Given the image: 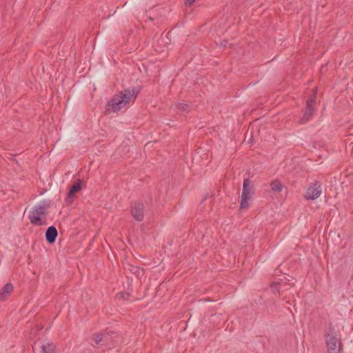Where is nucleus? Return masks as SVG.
Listing matches in <instances>:
<instances>
[{
	"instance_id": "nucleus-13",
	"label": "nucleus",
	"mask_w": 353,
	"mask_h": 353,
	"mask_svg": "<svg viewBox=\"0 0 353 353\" xmlns=\"http://www.w3.org/2000/svg\"><path fill=\"white\" fill-rule=\"evenodd\" d=\"M176 107L183 112H186L189 110V105L184 103H179L176 105Z\"/></svg>"
},
{
	"instance_id": "nucleus-2",
	"label": "nucleus",
	"mask_w": 353,
	"mask_h": 353,
	"mask_svg": "<svg viewBox=\"0 0 353 353\" xmlns=\"http://www.w3.org/2000/svg\"><path fill=\"white\" fill-rule=\"evenodd\" d=\"M49 206L50 203L48 201H43L32 208L28 214L30 223L35 225H45L46 216Z\"/></svg>"
},
{
	"instance_id": "nucleus-7",
	"label": "nucleus",
	"mask_w": 353,
	"mask_h": 353,
	"mask_svg": "<svg viewBox=\"0 0 353 353\" xmlns=\"http://www.w3.org/2000/svg\"><path fill=\"white\" fill-rule=\"evenodd\" d=\"M321 194V183L319 181H316L307 188L305 197L307 200H314L319 197Z\"/></svg>"
},
{
	"instance_id": "nucleus-15",
	"label": "nucleus",
	"mask_w": 353,
	"mask_h": 353,
	"mask_svg": "<svg viewBox=\"0 0 353 353\" xmlns=\"http://www.w3.org/2000/svg\"><path fill=\"white\" fill-rule=\"evenodd\" d=\"M130 294L128 292H119L117 294V297L118 299H123L125 300H128L130 298Z\"/></svg>"
},
{
	"instance_id": "nucleus-17",
	"label": "nucleus",
	"mask_w": 353,
	"mask_h": 353,
	"mask_svg": "<svg viewBox=\"0 0 353 353\" xmlns=\"http://www.w3.org/2000/svg\"><path fill=\"white\" fill-rule=\"evenodd\" d=\"M195 0H185V6H190L193 4Z\"/></svg>"
},
{
	"instance_id": "nucleus-4",
	"label": "nucleus",
	"mask_w": 353,
	"mask_h": 353,
	"mask_svg": "<svg viewBox=\"0 0 353 353\" xmlns=\"http://www.w3.org/2000/svg\"><path fill=\"white\" fill-rule=\"evenodd\" d=\"M56 345L50 340H37L32 345L34 353H56Z\"/></svg>"
},
{
	"instance_id": "nucleus-16",
	"label": "nucleus",
	"mask_w": 353,
	"mask_h": 353,
	"mask_svg": "<svg viewBox=\"0 0 353 353\" xmlns=\"http://www.w3.org/2000/svg\"><path fill=\"white\" fill-rule=\"evenodd\" d=\"M279 283H272L271 285L272 290L274 291V292L275 291L279 292Z\"/></svg>"
},
{
	"instance_id": "nucleus-8",
	"label": "nucleus",
	"mask_w": 353,
	"mask_h": 353,
	"mask_svg": "<svg viewBox=\"0 0 353 353\" xmlns=\"http://www.w3.org/2000/svg\"><path fill=\"white\" fill-rule=\"evenodd\" d=\"M131 213L134 219L137 221H141L144 217V206L143 203H134L132 205Z\"/></svg>"
},
{
	"instance_id": "nucleus-3",
	"label": "nucleus",
	"mask_w": 353,
	"mask_h": 353,
	"mask_svg": "<svg viewBox=\"0 0 353 353\" xmlns=\"http://www.w3.org/2000/svg\"><path fill=\"white\" fill-rule=\"evenodd\" d=\"M325 337L327 353H340L341 342L336 332L331 329Z\"/></svg>"
},
{
	"instance_id": "nucleus-1",
	"label": "nucleus",
	"mask_w": 353,
	"mask_h": 353,
	"mask_svg": "<svg viewBox=\"0 0 353 353\" xmlns=\"http://www.w3.org/2000/svg\"><path fill=\"white\" fill-rule=\"evenodd\" d=\"M139 89L133 88L132 90L128 89L116 94L109 102L108 106L110 107L114 112L118 111L129 103L132 100H134L138 93Z\"/></svg>"
},
{
	"instance_id": "nucleus-10",
	"label": "nucleus",
	"mask_w": 353,
	"mask_h": 353,
	"mask_svg": "<svg viewBox=\"0 0 353 353\" xmlns=\"http://www.w3.org/2000/svg\"><path fill=\"white\" fill-rule=\"evenodd\" d=\"M13 290V286L11 283H6L3 288L0 290V301H4L6 300L10 292Z\"/></svg>"
},
{
	"instance_id": "nucleus-9",
	"label": "nucleus",
	"mask_w": 353,
	"mask_h": 353,
	"mask_svg": "<svg viewBox=\"0 0 353 353\" xmlns=\"http://www.w3.org/2000/svg\"><path fill=\"white\" fill-rule=\"evenodd\" d=\"M57 235V228L54 226H50L46 232V241L50 244L54 243Z\"/></svg>"
},
{
	"instance_id": "nucleus-14",
	"label": "nucleus",
	"mask_w": 353,
	"mask_h": 353,
	"mask_svg": "<svg viewBox=\"0 0 353 353\" xmlns=\"http://www.w3.org/2000/svg\"><path fill=\"white\" fill-rule=\"evenodd\" d=\"M93 340L96 345H98L103 340V336L100 333H97L93 335Z\"/></svg>"
},
{
	"instance_id": "nucleus-11",
	"label": "nucleus",
	"mask_w": 353,
	"mask_h": 353,
	"mask_svg": "<svg viewBox=\"0 0 353 353\" xmlns=\"http://www.w3.org/2000/svg\"><path fill=\"white\" fill-rule=\"evenodd\" d=\"M82 188L81 181L80 179H78L77 182H75L71 187L68 194V198H72L74 194L80 191Z\"/></svg>"
},
{
	"instance_id": "nucleus-6",
	"label": "nucleus",
	"mask_w": 353,
	"mask_h": 353,
	"mask_svg": "<svg viewBox=\"0 0 353 353\" xmlns=\"http://www.w3.org/2000/svg\"><path fill=\"white\" fill-rule=\"evenodd\" d=\"M316 98V92L314 91L310 97L306 101V108L304 115L301 119V122L302 123H305L307 122L312 117L314 111V104Z\"/></svg>"
},
{
	"instance_id": "nucleus-12",
	"label": "nucleus",
	"mask_w": 353,
	"mask_h": 353,
	"mask_svg": "<svg viewBox=\"0 0 353 353\" xmlns=\"http://www.w3.org/2000/svg\"><path fill=\"white\" fill-rule=\"evenodd\" d=\"M270 187L272 191L280 192L282 190V184L279 180H273L270 183Z\"/></svg>"
},
{
	"instance_id": "nucleus-5",
	"label": "nucleus",
	"mask_w": 353,
	"mask_h": 353,
	"mask_svg": "<svg viewBox=\"0 0 353 353\" xmlns=\"http://www.w3.org/2000/svg\"><path fill=\"white\" fill-rule=\"evenodd\" d=\"M254 194V188L250 184L249 179H245L243 183L241 199L240 203L241 209H247L249 207V201Z\"/></svg>"
}]
</instances>
